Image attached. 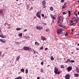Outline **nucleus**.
Here are the masks:
<instances>
[{"instance_id":"obj_43","label":"nucleus","mask_w":79,"mask_h":79,"mask_svg":"<svg viewBox=\"0 0 79 79\" xmlns=\"http://www.w3.org/2000/svg\"><path fill=\"white\" fill-rule=\"evenodd\" d=\"M69 25H70V26H73L72 23H70L69 24Z\"/></svg>"},{"instance_id":"obj_23","label":"nucleus","mask_w":79,"mask_h":79,"mask_svg":"<svg viewBox=\"0 0 79 79\" xmlns=\"http://www.w3.org/2000/svg\"><path fill=\"white\" fill-rule=\"evenodd\" d=\"M51 60L52 61H53V60H54V58H53V56H51Z\"/></svg>"},{"instance_id":"obj_28","label":"nucleus","mask_w":79,"mask_h":79,"mask_svg":"<svg viewBox=\"0 0 79 79\" xmlns=\"http://www.w3.org/2000/svg\"><path fill=\"white\" fill-rule=\"evenodd\" d=\"M15 44H18V45H19V44H20V43L19 42H15Z\"/></svg>"},{"instance_id":"obj_50","label":"nucleus","mask_w":79,"mask_h":79,"mask_svg":"<svg viewBox=\"0 0 79 79\" xmlns=\"http://www.w3.org/2000/svg\"><path fill=\"white\" fill-rule=\"evenodd\" d=\"M1 55H2V52H0V56H1Z\"/></svg>"},{"instance_id":"obj_29","label":"nucleus","mask_w":79,"mask_h":79,"mask_svg":"<svg viewBox=\"0 0 79 79\" xmlns=\"http://www.w3.org/2000/svg\"><path fill=\"white\" fill-rule=\"evenodd\" d=\"M46 32H48V31H49V28H47L46 30Z\"/></svg>"},{"instance_id":"obj_2","label":"nucleus","mask_w":79,"mask_h":79,"mask_svg":"<svg viewBox=\"0 0 79 79\" xmlns=\"http://www.w3.org/2000/svg\"><path fill=\"white\" fill-rule=\"evenodd\" d=\"M54 73L55 74H60L61 72L60 71H58V69L56 67H55L54 68Z\"/></svg>"},{"instance_id":"obj_9","label":"nucleus","mask_w":79,"mask_h":79,"mask_svg":"<svg viewBox=\"0 0 79 79\" xmlns=\"http://www.w3.org/2000/svg\"><path fill=\"white\" fill-rule=\"evenodd\" d=\"M30 48L29 47L24 46L23 47V49L24 50H29Z\"/></svg>"},{"instance_id":"obj_51","label":"nucleus","mask_w":79,"mask_h":79,"mask_svg":"<svg viewBox=\"0 0 79 79\" xmlns=\"http://www.w3.org/2000/svg\"><path fill=\"white\" fill-rule=\"evenodd\" d=\"M37 79H40V77H38Z\"/></svg>"},{"instance_id":"obj_64","label":"nucleus","mask_w":79,"mask_h":79,"mask_svg":"<svg viewBox=\"0 0 79 79\" xmlns=\"http://www.w3.org/2000/svg\"><path fill=\"white\" fill-rule=\"evenodd\" d=\"M30 49L31 50V48H30Z\"/></svg>"},{"instance_id":"obj_11","label":"nucleus","mask_w":79,"mask_h":79,"mask_svg":"<svg viewBox=\"0 0 79 79\" xmlns=\"http://www.w3.org/2000/svg\"><path fill=\"white\" fill-rule=\"evenodd\" d=\"M36 28L37 29H38L39 30H40L41 29H43V27H40L39 26H37L36 27Z\"/></svg>"},{"instance_id":"obj_59","label":"nucleus","mask_w":79,"mask_h":79,"mask_svg":"<svg viewBox=\"0 0 79 79\" xmlns=\"http://www.w3.org/2000/svg\"><path fill=\"white\" fill-rule=\"evenodd\" d=\"M78 3H79V0L78 1Z\"/></svg>"},{"instance_id":"obj_26","label":"nucleus","mask_w":79,"mask_h":79,"mask_svg":"<svg viewBox=\"0 0 79 79\" xmlns=\"http://www.w3.org/2000/svg\"><path fill=\"white\" fill-rule=\"evenodd\" d=\"M53 7H51L50 9V10L51 11H53Z\"/></svg>"},{"instance_id":"obj_46","label":"nucleus","mask_w":79,"mask_h":79,"mask_svg":"<svg viewBox=\"0 0 79 79\" xmlns=\"http://www.w3.org/2000/svg\"><path fill=\"white\" fill-rule=\"evenodd\" d=\"M33 52H34V54H35V51H33Z\"/></svg>"},{"instance_id":"obj_47","label":"nucleus","mask_w":79,"mask_h":79,"mask_svg":"<svg viewBox=\"0 0 79 79\" xmlns=\"http://www.w3.org/2000/svg\"><path fill=\"white\" fill-rule=\"evenodd\" d=\"M47 18V16H45L44 17V18H45V19Z\"/></svg>"},{"instance_id":"obj_35","label":"nucleus","mask_w":79,"mask_h":79,"mask_svg":"<svg viewBox=\"0 0 79 79\" xmlns=\"http://www.w3.org/2000/svg\"><path fill=\"white\" fill-rule=\"evenodd\" d=\"M73 20H74V21H75L76 20V18L75 17H73Z\"/></svg>"},{"instance_id":"obj_40","label":"nucleus","mask_w":79,"mask_h":79,"mask_svg":"<svg viewBox=\"0 0 79 79\" xmlns=\"http://www.w3.org/2000/svg\"><path fill=\"white\" fill-rule=\"evenodd\" d=\"M44 64V62H42L41 63V64L42 65L43 64Z\"/></svg>"},{"instance_id":"obj_41","label":"nucleus","mask_w":79,"mask_h":79,"mask_svg":"<svg viewBox=\"0 0 79 79\" xmlns=\"http://www.w3.org/2000/svg\"><path fill=\"white\" fill-rule=\"evenodd\" d=\"M61 2H64V0H61Z\"/></svg>"},{"instance_id":"obj_19","label":"nucleus","mask_w":79,"mask_h":79,"mask_svg":"<svg viewBox=\"0 0 79 79\" xmlns=\"http://www.w3.org/2000/svg\"><path fill=\"white\" fill-rule=\"evenodd\" d=\"M35 45H39V43L37 42H35Z\"/></svg>"},{"instance_id":"obj_10","label":"nucleus","mask_w":79,"mask_h":79,"mask_svg":"<svg viewBox=\"0 0 79 79\" xmlns=\"http://www.w3.org/2000/svg\"><path fill=\"white\" fill-rule=\"evenodd\" d=\"M59 26L62 27H65V24L64 23H60L59 24Z\"/></svg>"},{"instance_id":"obj_63","label":"nucleus","mask_w":79,"mask_h":79,"mask_svg":"<svg viewBox=\"0 0 79 79\" xmlns=\"http://www.w3.org/2000/svg\"><path fill=\"white\" fill-rule=\"evenodd\" d=\"M62 22H63V20H62Z\"/></svg>"},{"instance_id":"obj_25","label":"nucleus","mask_w":79,"mask_h":79,"mask_svg":"<svg viewBox=\"0 0 79 79\" xmlns=\"http://www.w3.org/2000/svg\"><path fill=\"white\" fill-rule=\"evenodd\" d=\"M61 68H64V65H61L60 66Z\"/></svg>"},{"instance_id":"obj_20","label":"nucleus","mask_w":79,"mask_h":79,"mask_svg":"<svg viewBox=\"0 0 79 79\" xmlns=\"http://www.w3.org/2000/svg\"><path fill=\"white\" fill-rule=\"evenodd\" d=\"M20 71L21 72H23V73H24V69H21Z\"/></svg>"},{"instance_id":"obj_48","label":"nucleus","mask_w":79,"mask_h":79,"mask_svg":"<svg viewBox=\"0 0 79 79\" xmlns=\"http://www.w3.org/2000/svg\"><path fill=\"white\" fill-rule=\"evenodd\" d=\"M43 48H44V47H42L41 48V50H42L43 49Z\"/></svg>"},{"instance_id":"obj_31","label":"nucleus","mask_w":79,"mask_h":79,"mask_svg":"<svg viewBox=\"0 0 79 79\" xmlns=\"http://www.w3.org/2000/svg\"><path fill=\"white\" fill-rule=\"evenodd\" d=\"M28 73V70H27V69H26V74H27V73Z\"/></svg>"},{"instance_id":"obj_42","label":"nucleus","mask_w":79,"mask_h":79,"mask_svg":"<svg viewBox=\"0 0 79 79\" xmlns=\"http://www.w3.org/2000/svg\"><path fill=\"white\" fill-rule=\"evenodd\" d=\"M74 29H72V30H71L72 32H73V31H74Z\"/></svg>"},{"instance_id":"obj_56","label":"nucleus","mask_w":79,"mask_h":79,"mask_svg":"<svg viewBox=\"0 0 79 79\" xmlns=\"http://www.w3.org/2000/svg\"><path fill=\"white\" fill-rule=\"evenodd\" d=\"M73 53H74V52H72V54H73Z\"/></svg>"},{"instance_id":"obj_62","label":"nucleus","mask_w":79,"mask_h":79,"mask_svg":"<svg viewBox=\"0 0 79 79\" xmlns=\"http://www.w3.org/2000/svg\"><path fill=\"white\" fill-rule=\"evenodd\" d=\"M33 0V1H34V0Z\"/></svg>"},{"instance_id":"obj_52","label":"nucleus","mask_w":79,"mask_h":79,"mask_svg":"<svg viewBox=\"0 0 79 79\" xmlns=\"http://www.w3.org/2000/svg\"><path fill=\"white\" fill-rule=\"evenodd\" d=\"M79 48H77V50H79Z\"/></svg>"},{"instance_id":"obj_37","label":"nucleus","mask_w":79,"mask_h":79,"mask_svg":"<svg viewBox=\"0 0 79 79\" xmlns=\"http://www.w3.org/2000/svg\"><path fill=\"white\" fill-rule=\"evenodd\" d=\"M41 16H42V17H43V18H44V14H42Z\"/></svg>"},{"instance_id":"obj_60","label":"nucleus","mask_w":79,"mask_h":79,"mask_svg":"<svg viewBox=\"0 0 79 79\" xmlns=\"http://www.w3.org/2000/svg\"><path fill=\"white\" fill-rule=\"evenodd\" d=\"M1 31V29L0 28V31Z\"/></svg>"},{"instance_id":"obj_58","label":"nucleus","mask_w":79,"mask_h":79,"mask_svg":"<svg viewBox=\"0 0 79 79\" xmlns=\"http://www.w3.org/2000/svg\"><path fill=\"white\" fill-rule=\"evenodd\" d=\"M78 46H79V43L78 44Z\"/></svg>"},{"instance_id":"obj_38","label":"nucleus","mask_w":79,"mask_h":79,"mask_svg":"<svg viewBox=\"0 0 79 79\" xmlns=\"http://www.w3.org/2000/svg\"><path fill=\"white\" fill-rule=\"evenodd\" d=\"M66 8V6H63L62 7V8Z\"/></svg>"},{"instance_id":"obj_16","label":"nucleus","mask_w":79,"mask_h":79,"mask_svg":"<svg viewBox=\"0 0 79 79\" xmlns=\"http://www.w3.org/2000/svg\"><path fill=\"white\" fill-rule=\"evenodd\" d=\"M75 21H76V23H77V22H78V21H79V19L77 17V18L75 19Z\"/></svg>"},{"instance_id":"obj_49","label":"nucleus","mask_w":79,"mask_h":79,"mask_svg":"<svg viewBox=\"0 0 79 79\" xmlns=\"http://www.w3.org/2000/svg\"><path fill=\"white\" fill-rule=\"evenodd\" d=\"M45 50H48V48H46L45 49Z\"/></svg>"},{"instance_id":"obj_22","label":"nucleus","mask_w":79,"mask_h":79,"mask_svg":"<svg viewBox=\"0 0 79 79\" xmlns=\"http://www.w3.org/2000/svg\"><path fill=\"white\" fill-rule=\"evenodd\" d=\"M0 37L2 38H5V36L3 35H0Z\"/></svg>"},{"instance_id":"obj_18","label":"nucleus","mask_w":79,"mask_h":79,"mask_svg":"<svg viewBox=\"0 0 79 79\" xmlns=\"http://www.w3.org/2000/svg\"><path fill=\"white\" fill-rule=\"evenodd\" d=\"M76 72L78 73H79V69L78 68H77L76 69Z\"/></svg>"},{"instance_id":"obj_15","label":"nucleus","mask_w":79,"mask_h":79,"mask_svg":"<svg viewBox=\"0 0 79 79\" xmlns=\"http://www.w3.org/2000/svg\"><path fill=\"white\" fill-rule=\"evenodd\" d=\"M45 39H46V38H45V37H44V36L42 37L41 40L44 41V40H45Z\"/></svg>"},{"instance_id":"obj_7","label":"nucleus","mask_w":79,"mask_h":79,"mask_svg":"<svg viewBox=\"0 0 79 79\" xmlns=\"http://www.w3.org/2000/svg\"><path fill=\"white\" fill-rule=\"evenodd\" d=\"M65 77L66 79H69L70 78V75L69 74H66Z\"/></svg>"},{"instance_id":"obj_54","label":"nucleus","mask_w":79,"mask_h":79,"mask_svg":"<svg viewBox=\"0 0 79 79\" xmlns=\"http://www.w3.org/2000/svg\"><path fill=\"white\" fill-rule=\"evenodd\" d=\"M77 36H78V37H79V33L77 34Z\"/></svg>"},{"instance_id":"obj_21","label":"nucleus","mask_w":79,"mask_h":79,"mask_svg":"<svg viewBox=\"0 0 79 79\" xmlns=\"http://www.w3.org/2000/svg\"><path fill=\"white\" fill-rule=\"evenodd\" d=\"M68 13H69V17H70V16H71V11H69Z\"/></svg>"},{"instance_id":"obj_3","label":"nucleus","mask_w":79,"mask_h":79,"mask_svg":"<svg viewBox=\"0 0 79 79\" xmlns=\"http://www.w3.org/2000/svg\"><path fill=\"white\" fill-rule=\"evenodd\" d=\"M36 16L37 18L41 19V17L40 16V12H38L36 14Z\"/></svg>"},{"instance_id":"obj_5","label":"nucleus","mask_w":79,"mask_h":79,"mask_svg":"<svg viewBox=\"0 0 79 79\" xmlns=\"http://www.w3.org/2000/svg\"><path fill=\"white\" fill-rule=\"evenodd\" d=\"M58 21L57 22L58 23H60V21H61V19H62V17L61 16H60L58 19Z\"/></svg>"},{"instance_id":"obj_4","label":"nucleus","mask_w":79,"mask_h":79,"mask_svg":"<svg viewBox=\"0 0 79 79\" xmlns=\"http://www.w3.org/2000/svg\"><path fill=\"white\" fill-rule=\"evenodd\" d=\"M67 70L68 71V72H70V71L72 70V67L69 66L67 68Z\"/></svg>"},{"instance_id":"obj_55","label":"nucleus","mask_w":79,"mask_h":79,"mask_svg":"<svg viewBox=\"0 0 79 79\" xmlns=\"http://www.w3.org/2000/svg\"><path fill=\"white\" fill-rule=\"evenodd\" d=\"M66 3H65L64 4V6H65L66 5Z\"/></svg>"},{"instance_id":"obj_45","label":"nucleus","mask_w":79,"mask_h":79,"mask_svg":"<svg viewBox=\"0 0 79 79\" xmlns=\"http://www.w3.org/2000/svg\"><path fill=\"white\" fill-rule=\"evenodd\" d=\"M26 31H27V29H25L23 32H26Z\"/></svg>"},{"instance_id":"obj_44","label":"nucleus","mask_w":79,"mask_h":79,"mask_svg":"<svg viewBox=\"0 0 79 79\" xmlns=\"http://www.w3.org/2000/svg\"><path fill=\"white\" fill-rule=\"evenodd\" d=\"M70 22L71 23H73V20H71Z\"/></svg>"},{"instance_id":"obj_12","label":"nucleus","mask_w":79,"mask_h":79,"mask_svg":"<svg viewBox=\"0 0 79 79\" xmlns=\"http://www.w3.org/2000/svg\"><path fill=\"white\" fill-rule=\"evenodd\" d=\"M0 42H2L3 43H6V40H2V39H0Z\"/></svg>"},{"instance_id":"obj_33","label":"nucleus","mask_w":79,"mask_h":79,"mask_svg":"<svg viewBox=\"0 0 79 79\" xmlns=\"http://www.w3.org/2000/svg\"><path fill=\"white\" fill-rule=\"evenodd\" d=\"M74 15H75V16H77V13L76 12L74 13Z\"/></svg>"},{"instance_id":"obj_8","label":"nucleus","mask_w":79,"mask_h":79,"mask_svg":"<svg viewBox=\"0 0 79 79\" xmlns=\"http://www.w3.org/2000/svg\"><path fill=\"white\" fill-rule=\"evenodd\" d=\"M50 16L51 18L52 19V20H56V17L53 16L52 14L50 15Z\"/></svg>"},{"instance_id":"obj_30","label":"nucleus","mask_w":79,"mask_h":79,"mask_svg":"<svg viewBox=\"0 0 79 79\" xmlns=\"http://www.w3.org/2000/svg\"><path fill=\"white\" fill-rule=\"evenodd\" d=\"M2 14H3V12L1 10H0V15H2Z\"/></svg>"},{"instance_id":"obj_17","label":"nucleus","mask_w":79,"mask_h":79,"mask_svg":"<svg viewBox=\"0 0 79 79\" xmlns=\"http://www.w3.org/2000/svg\"><path fill=\"white\" fill-rule=\"evenodd\" d=\"M20 58V56H19L16 58L17 61H18V60H19Z\"/></svg>"},{"instance_id":"obj_36","label":"nucleus","mask_w":79,"mask_h":79,"mask_svg":"<svg viewBox=\"0 0 79 79\" xmlns=\"http://www.w3.org/2000/svg\"><path fill=\"white\" fill-rule=\"evenodd\" d=\"M74 60H71V62L70 63H74Z\"/></svg>"},{"instance_id":"obj_61","label":"nucleus","mask_w":79,"mask_h":79,"mask_svg":"<svg viewBox=\"0 0 79 79\" xmlns=\"http://www.w3.org/2000/svg\"><path fill=\"white\" fill-rule=\"evenodd\" d=\"M16 0V1H19V0Z\"/></svg>"},{"instance_id":"obj_24","label":"nucleus","mask_w":79,"mask_h":79,"mask_svg":"<svg viewBox=\"0 0 79 79\" xmlns=\"http://www.w3.org/2000/svg\"><path fill=\"white\" fill-rule=\"evenodd\" d=\"M63 15H66L67 14V12H64L62 13Z\"/></svg>"},{"instance_id":"obj_6","label":"nucleus","mask_w":79,"mask_h":79,"mask_svg":"<svg viewBox=\"0 0 79 79\" xmlns=\"http://www.w3.org/2000/svg\"><path fill=\"white\" fill-rule=\"evenodd\" d=\"M42 5L43 6V8H45L46 7V6H45V0H44L42 2Z\"/></svg>"},{"instance_id":"obj_27","label":"nucleus","mask_w":79,"mask_h":79,"mask_svg":"<svg viewBox=\"0 0 79 79\" xmlns=\"http://www.w3.org/2000/svg\"><path fill=\"white\" fill-rule=\"evenodd\" d=\"M22 35H23V33H21L19 35L20 37H22Z\"/></svg>"},{"instance_id":"obj_32","label":"nucleus","mask_w":79,"mask_h":79,"mask_svg":"<svg viewBox=\"0 0 79 79\" xmlns=\"http://www.w3.org/2000/svg\"><path fill=\"white\" fill-rule=\"evenodd\" d=\"M17 31H20V28H16Z\"/></svg>"},{"instance_id":"obj_14","label":"nucleus","mask_w":79,"mask_h":79,"mask_svg":"<svg viewBox=\"0 0 79 79\" xmlns=\"http://www.w3.org/2000/svg\"><path fill=\"white\" fill-rule=\"evenodd\" d=\"M69 62L70 63L71 60H70V59H68L65 62V63H68Z\"/></svg>"},{"instance_id":"obj_13","label":"nucleus","mask_w":79,"mask_h":79,"mask_svg":"<svg viewBox=\"0 0 79 79\" xmlns=\"http://www.w3.org/2000/svg\"><path fill=\"white\" fill-rule=\"evenodd\" d=\"M74 76H75V77H78V76H79V75L78 73H74Z\"/></svg>"},{"instance_id":"obj_53","label":"nucleus","mask_w":79,"mask_h":79,"mask_svg":"<svg viewBox=\"0 0 79 79\" xmlns=\"http://www.w3.org/2000/svg\"><path fill=\"white\" fill-rule=\"evenodd\" d=\"M53 23L54 22V20H53V21H52Z\"/></svg>"},{"instance_id":"obj_39","label":"nucleus","mask_w":79,"mask_h":79,"mask_svg":"<svg viewBox=\"0 0 79 79\" xmlns=\"http://www.w3.org/2000/svg\"><path fill=\"white\" fill-rule=\"evenodd\" d=\"M68 35V33H66L65 34V36H67Z\"/></svg>"},{"instance_id":"obj_1","label":"nucleus","mask_w":79,"mask_h":79,"mask_svg":"<svg viewBox=\"0 0 79 79\" xmlns=\"http://www.w3.org/2000/svg\"><path fill=\"white\" fill-rule=\"evenodd\" d=\"M63 29L61 28L58 29L57 30V34H58L59 35H60V34H63Z\"/></svg>"},{"instance_id":"obj_57","label":"nucleus","mask_w":79,"mask_h":79,"mask_svg":"<svg viewBox=\"0 0 79 79\" xmlns=\"http://www.w3.org/2000/svg\"><path fill=\"white\" fill-rule=\"evenodd\" d=\"M49 66V65H48L47 66V67H48V66Z\"/></svg>"},{"instance_id":"obj_34","label":"nucleus","mask_w":79,"mask_h":79,"mask_svg":"<svg viewBox=\"0 0 79 79\" xmlns=\"http://www.w3.org/2000/svg\"><path fill=\"white\" fill-rule=\"evenodd\" d=\"M76 23H72V26L73 25L74 26H75V25H76Z\"/></svg>"}]
</instances>
